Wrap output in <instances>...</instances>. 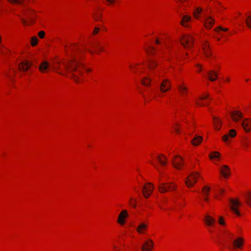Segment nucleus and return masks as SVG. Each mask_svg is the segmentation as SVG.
Returning <instances> with one entry per match:
<instances>
[{
  "label": "nucleus",
  "mask_w": 251,
  "mask_h": 251,
  "mask_svg": "<svg viewBox=\"0 0 251 251\" xmlns=\"http://www.w3.org/2000/svg\"><path fill=\"white\" fill-rule=\"evenodd\" d=\"M198 71H201V69H198Z\"/></svg>",
  "instance_id": "obj_63"
},
{
  "label": "nucleus",
  "mask_w": 251,
  "mask_h": 251,
  "mask_svg": "<svg viewBox=\"0 0 251 251\" xmlns=\"http://www.w3.org/2000/svg\"><path fill=\"white\" fill-rule=\"evenodd\" d=\"M25 0H8V1L13 4H22Z\"/></svg>",
  "instance_id": "obj_34"
},
{
  "label": "nucleus",
  "mask_w": 251,
  "mask_h": 251,
  "mask_svg": "<svg viewBox=\"0 0 251 251\" xmlns=\"http://www.w3.org/2000/svg\"><path fill=\"white\" fill-rule=\"evenodd\" d=\"M153 246V241L150 239L142 245L141 249L142 251H151L152 249Z\"/></svg>",
  "instance_id": "obj_14"
},
{
  "label": "nucleus",
  "mask_w": 251,
  "mask_h": 251,
  "mask_svg": "<svg viewBox=\"0 0 251 251\" xmlns=\"http://www.w3.org/2000/svg\"><path fill=\"white\" fill-rule=\"evenodd\" d=\"M38 43V39L36 37H33L31 38V44L32 46H35Z\"/></svg>",
  "instance_id": "obj_35"
},
{
  "label": "nucleus",
  "mask_w": 251,
  "mask_h": 251,
  "mask_svg": "<svg viewBox=\"0 0 251 251\" xmlns=\"http://www.w3.org/2000/svg\"><path fill=\"white\" fill-rule=\"evenodd\" d=\"M100 18V16H98V17H95V18L96 20H99Z\"/></svg>",
  "instance_id": "obj_51"
},
{
  "label": "nucleus",
  "mask_w": 251,
  "mask_h": 251,
  "mask_svg": "<svg viewBox=\"0 0 251 251\" xmlns=\"http://www.w3.org/2000/svg\"><path fill=\"white\" fill-rule=\"evenodd\" d=\"M45 33L43 31H40L38 32V36L40 38H43L45 36Z\"/></svg>",
  "instance_id": "obj_40"
},
{
  "label": "nucleus",
  "mask_w": 251,
  "mask_h": 251,
  "mask_svg": "<svg viewBox=\"0 0 251 251\" xmlns=\"http://www.w3.org/2000/svg\"><path fill=\"white\" fill-rule=\"evenodd\" d=\"M214 125L217 130H219L221 128V122L218 118L213 117V118Z\"/></svg>",
  "instance_id": "obj_24"
},
{
  "label": "nucleus",
  "mask_w": 251,
  "mask_h": 251,
  "mask_svg": "<svg viewBox=\"0 0 251 251\" xmlns=\"http://www.w3.org/2000/svg\"><path fill=\"white\" fill-rule=\"evenodd\" d=\"M136 202V201L135 199H133V198H131L129 201V204L132 206L134 208L136 207L135 202Z\"/></svg>",
  "instance_id": "obj_37"
},
{
  "label": "nucleus",
  "mask_w": 251,
  "mask_h": 251,
  "mask_svg": "<svg viewBox=\"0 0 251 251\" xmlns=\"http://www.w3.org/2000/svg\"><path fill=\"white\" fill-rule=\"evenodd\" d=\"M204 25L205 27L207 29H210L214 24V20L210 16L204 15Z\"/></svg>",
  "instance_id": "obj_10"
},
{
  "label": "nucleus",
  "mask_w": 251,
  "mask_h": 251,
  "mask_svg": "<svg viewBox=\"0 0 251 251\" xmlns=\"http://www.w3.org/2000/svg\"><path fill=\"white\" fill-rule=\"evenodd\" d=\"M149 67L151 70V74L150 76H146L141 80V83L143 85L146 86H149L151 81V77L153 78L154 76L158 75L156 74L158 70H155V68L157 66L156 61L153 59H151L149 62Z\"/></svg>",
  "instance_id": "obj_2"
},
{
  "label": "nucleus",
  "mask_w": 251,
  "mask_h": 251,
  "mask_svg": "<svg viewBox=\"0 0 251 251\" xmlns=\"http://www.w3.org/2000/svg\"><path fill=\"white\" fill-rule=\"evenodd\" d=\"M246 23L248 27L250 28H251V15H249L247 16L246 20Z\"/></svg>",
  "instance_id": "obj_33"
},
{
  "label": "nucleus",
  "mask_w": 251,
  "mask_h": 251,
  "mask_svg": "<svg viewBox=\"0 0 251 251\" xmlns=\"http://www.w3.org/2000/svg\"><path fill=\"white\" fill-rule=\"evenodd\" d=\"M175 130L176 133H179V130L177 128H175Z\"/></svg>",
  "instance_id": "obj_52"
},
{
  "label": "nucleus",
  "mask_w": 251,
  "mask_h": 251,
  "mask_svg": "<svg viewBox=\"0 0 251 251\" xmlns=\"http://www.w3.org/2000/svg\"><path fill=\"white\" fill-rule=\"evenodd\" d=\"M90 70H87V72H90Z\"/></svg>",
  "instance_id": "obj_61"
},
{
  "label": "nucleus",
  "mask_w": 251,
  "mask_h": 251,
  "mask_svg": "<svg viewBox=\"0 0 251 251\" xmlns=\"http://www.w3.org/2000/svg\"><path fill=\"white\" fill-rule=\"evenodd\" d=\"M231 116L233 120L235 122H237L240 118L242 117V114L240 112L235 111L231 113Z\"/></svg>",
  "instance_id": "obj_19"
},
{
  "label": "nucleus",
  "mask_w": 251,
  "mask_h": 251,
  "mask_svg": "<svg viewBox=\"0 0 251 251\" xmlns=\"http://www.w3.org/2000/svg\"><path fill=\"white\" fill-rule=\"evenodd\" d=\"M197 66L198 67H199L201 68V66L200 65H199V64L197 65Z\"/></svg>",
  "instance_id": "obj_58"
},
{
  "label": "nucleus",
  "mask_w": 251,
  "mask_h": 251,
  "mask_svg": "<svg viewBox=\"0 0 251 251\" xmlns=\"http://www.w3.org/2000/svg\"><path fill=\"white\" fill-rule=\"evenodd\" d=\"M155 49L154 47H150L149 49H146L147 52L148 53H151L152 54L153 52L155 50Z\"/></svg>",
  "instance_id": "obj_39"
},
{
  "label": "nucleus",
  "mask_w": 251,
  "mask_h": 251,
  "mask_svg": "<svg viewBox=\"0 0 251 251\" xmlns=\"http://www.w3.org/2000/svg\"><path fill=\"white\" fill-rule=\"evenodd\" d=\"M150 163L151 164H152L154 167V168H155L157 170H158L159 171L157 165L156 164L154 163L152 161H151Z\"/></svg>",
  "instance_id": "obj_46"
},
{
  "label": "nucleus",
  "mask_w": 251,
  "mask_h": 251,
  "mask_svg": "<svg viewBox=\"0 0 251 251\" xmlns=\"http://www.w3.org/2000/svg\"><path fill=\"white\" fill-rule=\"evenodd\" d=\"M226 80L227 81H230V79H229V78H227L226 79Z\"/></svg>",
  "instance_id": "obj_56"
},
{
  "label": "nucleus",
  "mask_w": 251,
  "mask_h": 251,
  "mask_svg": "<svg viewBox=\"0 0 251 251\" xmlns=\"http://www.w3.org/2000/svg\"><path fill=\"white\" fill-rule=\"evenodd\" d=\"M204 221L208 226H211L215 223V219L209 215L205 216Z\"/></svg>",
  "instance_id": "obj_22"
},
{
  "label": "nucleus",
  "mask_w": 251,
  "mask_h": 251,
  "mask_svg": "<svg viewBox=\"0 0 251 251\" xmlns=\"http://www.w3.org/2000/svg\"><path fill=\"white\" fill-rule=\"evenodd\" d=\"M248 145V142L247 141H245L243 142V145L245 147H247Z\"/></svg>",
  "instance_id": "obj_48"
},
{
  "label": "nucleus",
  "mask_w": 251,
  "mask_h": 251,
  "mask_svg": "<svg viewBox=\"0 0 251 251\" xmlns=\"http://www.w3.org/2000/svg\"><path fill=\"white\" fill-rule=\"evenodd\" d=\"M209 79L211 81H215L217 78L218 74L214 71L211 70L207 73Z\"/></svg>",
  "instance_id": "obj_21"
},
{
  "label": "nucleus",
  "mask_w": 251,
  "mask_h": 251,
  "mask_svg": "<svg viewBox=\"0 0 251 251\" xmlns=\"http://www.w3.org/2000/svg\"><path fill=\"white\" fill-rule=\"evenodd\" d=\"M202 9L201 7H197L194 10L193 12L194 17L196 19H198L199 18V15L202 12Z\"/></svg>",
  "instance_id": "obj_29"
},
{
  "label": "nucleus",
  "mask_w": 251,
  "mask_h": 251,
  "mask_svg": "<svg viewBox=\"0 0 251 251\" xmlns=\"http://www.w3.org/2000/svg\"><path fill=\"white\" fill-rule=\"evenodd\" d=\"M63 65L64 69L66 71H69L72 73V77L73 78L74 80L75 81L77 82V76L74 73V72H76L79 75L82 74V71L79 69L81 66L80 63H79L75 58H74L69 62H64L63 63Z\"/></svg>",
  "instance_id": "obj_1"
},
{
  "label": "nucleus",
  "mask_w": 251,
  "mask_h": 251,
  "mask_svg": "<svg viewBox=\"0 0 251 251\" xmlns=\"http://www.w3.org/2000/svg\"><path fill=\"white\" fill-rule=\"evenodd\" d=\"M224 192V189H221L220 190V193L221 194H222V193H223Z\"/></svg>",
  "instance_id": "obj_53"
},
{
  "label": "nucleus",
  "mask_w": 251,
  "mask_h": 251,
  "mask_svg": "<svg viewBox=\"0 0 251 251\" xmlns=\"http://www.w3.org/2000/svg\"><path fill=\"white\" fill-rule=\"evenodd\" d=\"M180 42L185 48H191L193 46L194 39L191 35H185L181 38Z\"/></svg>",
  "instance_id": "obj_4"
},
{
  "label": "nucleus",
  "mask_w": 251,
  "mask_h": 251,
  "mask_svg": "<svg viewBox=\"0 0 251 251\" xmlns=\"http://www.w3.org/2000/svg\"><path fill=\"white\" fill-rule=\"evenodd\" d=\"M95 47L99 48L100 51H103L104 50L103 47H102L100 44H98L96 45Z\"/></svg>",
  "instance_id": "obj_42"
},
{
  "label": "nucleus",
  "mask_w": 251,
  "mask_h": 251,
  "mask_svg": "<svg viewBox=\"0 0 251 251\" xmlns=\"http://www.w3.org/2000/svg\"><path fill=\"white\" fill-rule=\"evenodd\" d=\"M202 138L201 136L196 135L192 140V144L194 146L198 145L202 141Z\"/></svg>",
  "instance_id": "obj_25"
},
{
  "label": "nucleus",
  "mask_w": 251,
  "mask_h": 251,
  "mask_svg": "<svg viewBox=\"0 0 251 251\" xmlns=\"http://www.w3.org/2000/svg\"><path fill=\"white\" fill-rule=\"evenodd\" d=\"M221 173L225 178H227L230 176L229 168L226 165H224L221 169Z\"/></svg>",
  "instance_id": "obj_18"
},
{
  "label": "nucleus",
  "mask_w": 251,
  "mask_h": 251,
  "mask_svg": "<svg viewBox=\"0 0 251 251\" xmlns=\"http://www.w3.org/2000/svg\"><path fill=\"white\" fill-rule=\"evenodd\" d=\"M155 43H156V44H157L158 45L160 44V42L158 39L156 40Z\"/></svg>",
  "instance_id": "obj_50"
},
{
  "label": "nucleus",
  "mask_w": 251,
  "mask_h": 251,
  "mask_svg": "<svg viewBox=\"0 0 251 251\" xmlns=\"http://www.w3.org/2000/svg\"><path fill=\"white\" fill-rule=\"evenodd\" d=\"M183 158L179 155H176L173 160V165L177 169H180L183 166Z\"/></svg>",
  "instance_id": "obj_9"
},
{
  "label": "nucleus",
  "mask_w": 251,
  "mask_h": 251,
  "mask_svg": "<svg viewBox=\"0 0 251 251\" xmlns=\"http://www.w3.org/2000/svg\"><path fill=\"white\" fill-rule=\"evenodd\" d=\"M226 233L227 234V238L229 239L232 241V244L235 248H241V247L242 246V241H243L242 238H238L236 240H232L233 235L231 233H230L228 231L226 232Z\"/></svg>",
  "instance_id": "obj_7"
},
{
  "label": "nucleus",
  "mask_w": 251,
  "mask_h": 251,
  "mask_svg": "<svg viewBox=\"0 0 251 251\" xmlns=\"http://www.w3.org/2000/svg\"><path fill=\"white\" fill-rule=\"evenodd\" d=\"M147 225L144 223H141L137 228V230L140 233H143L144 231L147 228Z\"/></svg>",
  "instance_id": "obj_28"
},
{
  "label": "nucleus",
  "mask_w": 251,
  "mask_h": 251,
  "mask_svg": "<svg viewBox=\"0 0 251 251\" xmlns=\"http://www.w3.org/2000/svg\"><path fill=\"white\" fill-rule=\"evenodd\" d=\"M171 88V83L168 79H165L163 80L160 84V89L162 92H166Z\"/></svg>",
  "instance_id": "obj_11"
},
{
  "label": "nucleus",
  "mask_w": 251,
  "mask_h": 251,
  "mask_svg": "<svg viewBox=\"0 0 251 251\" xmlns=\"http://www.w3.org/2000/svg\"><path fill=\"white\" fill-rule=\"evenodd\" d=\"M31 66V63H28L26 61H23L19 64L18 68L20 71L26 72L29 69Z\"/></svg>",
  "instance_id": "obj_12"
},
{
  "label": "nucleus",
  "mask_w": 251,
  "mask_h": 251,
  "mask_svg": "<svg viewBox=\"0 0 251 251\" xmlns=\"http://www.w3.org/2000/svg\"><path fill=\"white\" fill-rule=\"evenodd\" d=\"M210 190V188L208 186H205L203 187L202 191V194L204 197H206L209 195V192Z\"/></svg>",
  "instance_id": "obj_30"
},
{
  "label": "nucleus",
  "mask_w": 251,
  "mask_h": 251,
  "mask_svg": "<svg viewBox=\"0 0 251 251\" xmlns=\"http://www.w3.org/2000/svg\"><path fill=\"white\" fill-rule=\"evenodd\" d=\"M0 52H1V53H3V50H0Z\"/></svg>",
  "instance_id": "obj_60"
},
{
  "label": "nucleus",
  "mask_w": 251,
  "mask_h": 251,
  "mask_svg": "<svg viewBox=\"0 0 251 251\" xmlns=\"http://www.w3.org/2000/svg\"><path fill=\"white\" fill-rule=\"evenodd\" d=\"M157 159L162 166H164L167 164V158L163 154L158 156Z\"/></svg>",
  "instance_id": "obj_26"
},
{
  "label": "nucleus",
  "mask_w": 251,
  "mask_h": 251,
  "mask_svg": "<svg viewBox=\"0 0 251 251\" xmlns=\"http://www.w3.org/2000/svg\"><path fill=\"white\" fill-rule=\"evenodd\" d=\"M88 51L90 52L91 54H93L94 53V52L93 51H92L91 50H88Z\"/></svg>",
  "instance_id": "obj_55"
},
{
  "label": "nucleus",
  "mask_w": 251,
  "mask_h": 251,
  "mask_svg": "<svg viewBox=\"0 0 251 251\" xmlns=\"http://www.w3.org/2000/svg\"><path fill=\"white\" fill-rule=\"evenodd\" d=\"M202 47L203 53L205 56L207 58L210 57L212 55V54L208 43L206 42L202 44Z\"/></svg>",
  "instance_id": "obj_13"
},
{
  "label": "nucleus",
  "mask_w": 251,
  "mask_h": 251,
  "mask_svg": "<svg viewBox=\"0 0 251 251\" xmlns=\"http://www.w3.org/2000/svg\"><path fill=\"white\" fill-rule=\"evenodd\" d=\"M228 248L229 249H230H230H231V247H230V246H229V247H228Z\"/></svg>",
  "instance_id": "obj_59"
},
{
  "label": "nucleus",
  "mask_w": 251,
  "mask_h": 251,
  "mask_svg": "<svg viewBox=\"0 0 251 251\" xmlns=\"http://www.w3.org/2000/svg\"><path fill=\"white\" fill-rule=\"evenodd\" d=\"M220 154L219 152L217 151L213 152L211 154H210L209 157L211 159H214V158H218L220 157Z\"/></svg>",
  "instance_id": "obj_32"
},
{
  "label": "nucleus",
  "mask_w": 251,
  "mask_h": 251,
  "mask_svg": "<svg viewBox=\"0 0 251 251\" xmlns=\"http://www.w3.org/2000/svg\"><path fill=\"white\" fill-rule=\"evenodd\" d=\"M236 135V132L234 129H230L228 134H225L222 136V140L226 142L229 140V137L231 138L234 137Z\"/></svg>",
  "instance_id": "obj_16"
},
{
  "label": "nucleus",
  "mask_w": 251,
  "mask_h": 251,
  "mask_svg": "<svg viewBox=\"0 0 251 251\" xmlns=\"http://www.w3.org/2000/svg\"><path fill=\"white\" fill-rule=\"evenodd\" d=\"M99 31V28L98 27H95L94 30L93 31V34H95L98 33Z\"/></svg>",
  "instance_id": "obj_44"
},
{
  "label": "nucleus",
  "mask_w": 251,
  "mask_h": 251,
  "mask_svg": "<svg viewBox=\"0 0 251 251\" xmlns=\"http://www.w3.org/2000/svg\"><path fill=\"white\" fill-rule=\"evenodd\" d=\"M128 216L127 212L126 210H123L121 212V213L119 214L118 217V222L122 225L125 224L124 218L127 217Z\"/></svg>",
  "instance_id": "obj_17"
},
{
  "label": "nucleus",
  "mask_w": 251,
  "mask_h": 251,
  "mask_svg": "<svg viewBox=\"0 0 251 251\" xmlns=\"http://www.w3.org/2000/svg\"><path fill=\"white\" fill-rule=\"evenodd\" d=\"M214 30L216 32H219V30H220L223 31H227L228 30V28H223L221 26H219L217 28H215Z\"/></svg>",
  "instance_id": "obj_38"
},
{
  "label": "nucleus",
  "mask_w": 251,
  "mask_h": 251,
  "mask_svg": "<svg viewBox=\"0 0 251 251\" xmlns=\"http://www.w3.org/2000/svg\"><path fill=\"white\" fill-rule=\"evenodd\" d=\"M191 19V17L188 15L183 16L180 22L181 25L183 26H188V25L187 23L190 21Z\"/></svg>",
  "instance_id": "obj_23"
},
{
  "label": "nucleus",
  "mask_w": 251,
  "mask_h": 251,
  "mask_svg": "<svg viewBox=\"0 0 251 251\" xmlns=\"http://www.w3.org/2000/svg\"><path fill=\"white\" fill-rule=\"evenodd\" d=\"M198 71H201V69H198Z\"/></svg>",
  "instance_id": "obj_62"
},
{
  "label": "nucleus",
  "mask_w": 251,
  "mask_h": 251,
  "mask_svg": "<svg viewBox=\"0 0 251 251\" xmlns=\"http://www.w3.org/2000/svg\"><path fill=\"white\" fill-rule=\"evenodd\" d=\"M242 126L246 132L251 130V120L249 119H245L242 123Z\"/></svg>",
  "instance_id": "obj_15"
},
{
  "label": "nucleus",
  "mask_w": 251,
  "mask_h": 251,
  "mask_svg": "<svg viewBox=\"0 0 251 251\" xmlns=\"http://www.w3.org/2000/svg\"><path fill=\"white\" fill-rule=\"evenodd\" d=\"M179 0L181 2H183V1H185L186 0Z\"/></svg>",
  "instance_id": "obj_57"
},
{
  "label": "nucleus",
  "mask_w": 251,
  "mask_h": 251,
  "mask_svg": "<svg viewBox=\"0 0 251 251\" xmlns=\"http://www.w3.org/2000/svg\"><path fill=\"white\" fill-rule=\"evenodd\" d=\"M204 200L206 201H208V198L206 197H205V198H204Z\"/></svg>",
  "instance_id": "obj_54"
},
{
  "label": "nucleus",
  "mask_w": 251,
  "mask_h": 251,
  "mask_svg": "<svg viewBox=\"0 0 251 251\" xmlns=\"http://www.w3.org/2000/svg\"><path fill=\"white\" fill-rule=\"evenodd\" d=\"M200 176L197 172L192 173L185 179V183L188 187H193L197 182V179Z\"/></svg>",
  "instance_id": "obj_5"
},
{
  "label": "nucleus",
  "mask_w": 251,
  "mask_h": 251,
  "mask_svg": "<svg viewBox=\"0 0 251 251\" xmlns=\"http://www.w3.org/2000/svg\"><path fill=\"white\" fill-rule=\"evenodd\" d=\"M218 222H219V224H220L221 225H224L225 224V223L224 221L223 218L221 216L219 217V219Z\"/></svg>",
  "instance_id": "obj_41"
},
{
  "label": "nucleus",
  "mask_w": 251,
  "mask_h": 251,
  "mask_svg": "<svg viewBox=\"0 0 251 251\" xmlns=\"http://www.w3.org/2000/svg\"><path fill=\"white\" fill-rule=\"evenodd\" d=\"M245 201L249 206H251V192H248L244 195Z\"/></svg>",
  "instance_id": "obj_27"
},
{
  "label": "nucleus",
  "mask_w": 251,
  "mask_h": 251,
  "mask_svg": "<svg viewBox=\"0 0 251 251\" xmlns=\"http://www.w3.org/2000/svg\"><path fill=\"white\" fill-rule=\"evenodd\" d=\"M197 104L198 105H200V106H204V105H206L208 104V103L204 104L203 102H197Z\"/></svg>",
  "instance_id": "obj_45"
},
{
  "label": "nucleus",
  "mask_w": 251,
  "mask_h": 251,
  "mask_svg": "<svg viewBox=\"0 0 251 251\" xmlns=\"http://www.w3.org/2000/svg\"><path fill=\"white\" fill-rule=\"evenodd\" d=\"M154 189L152 183L149 182L145 184L143 188V194L146 198H148Z\"/></svg>",
  "instance_id": "obj_8"
},
{
  "label": "nucleus",
  "mask_w": 251,
  "mask_h": 251,
  "mask_svg": "<svg viewBox=\"0 0 251 251\" xmlns=\"http://www.w3.org/2000/svg\"><path fill=\"white\" fill-rule=\"evenodd\" d=\"M107 1H108L110 3H113L115 0H107Z\"/></svg>",
  "instance_id": "obj_49"
},
{
  "label": "nucleus",
  "mask_w": 251,
  "mask_h": 251,
  "mask_svg": "<svg viewBox=\"0 0 251 251\" xmlns=\"http://www.w3.org/2000/svg\"><path fill=\"white\" fill-rule=\"evenodd\" d=\"M176 186L173 183H162L158 185V190L160 193H165L169 191L176 189Z\"/></svg>",
  "instance_id": "obj_3"
},
{
  "label": "nucleus",
  "mask_w": 251,
  "mask_h": 251,
  "mask_svg": "<svg viewBox=\"0 0 251 251\" xmlns=\"http://www.w3.org/2000/svg\"><path fill=\"white\" fill-rule=\"evenodd\" d=\"M49 63L47 61H43L39 66V69L41 72L44 73L49 68Z\"/></svg>",
  "instance_id": "obj_20"
},
{
  "label": "nucleus",
  "mask_w": 251,
  "mask_h": 251,
  "mask_svg": "<svg viewBox=\"0 0 251 251\" xmlns=\"http://www.w3.org/2000/svg\"><path fill=\"white\" fill-rule=\"evenodd\" d=\"M178 89L179 90V91L182 95L185 94L187 92V88L183 85L178 86Z\"/></svg>",
  "instance_id": "obj_31"
},
{
  "label": "nucleus",
  "mask_w": 251,
  "mask_h": 251,
  "mask_svg": "<svg viewBox=\"0 0 251 251\" xmlns=\"http://www.w3.org/2000/svg\"><path fill=\"white\" fill-rule=\"evenodd\" d=\"M31 12H32V11H25L24 12V14H25V16L26 17V18H27L29 20H32V18L30 17V14Z\"/></svg>",
  "instance_id": "obj_36"
},
{
  "label": "nucleus",
  "mask_w": 251,
  "mask_h": 251,
  "mask_svg": "<svg viewBox=\"0 0 251 251\" xmlns=\"http://www.w3.org/2000/svg\"><path fill=\"white\" fill-rule=\"evenodd\" d=\"M241 205L240 201L237 199H230L229 200V206L231 211L236 215L240 216V214L238 208Z\"/></svg>",
  "instance_id": "obj_6"
},
{
  "label": "nucleus",
  "mask_w": 251,
  "mask_h": 251,
  "mask_svg": "<svg viewBox=\"0 0 251 251\" xmlns=\"http://www.w3.org/2000/svg\"><path fill=\"white\" fill-rule=\"evenodd\" d=\"M21 21L22 22V23L24 25H25L27 23V21L24 18H22L21 19Z\"/></svg>",
  "instance_id": "obj_47"
},
{
  "label": "nucleus",
  "mask_w": 251,
  "mask_h": 251,
  "mask_svg": "<svg viewBox=\"0 0 251 251\" xmlns=\"http://www.w3.org/2000/svg\"><path fill=\"white\" fill-rule=\"evenodd\" d=\"M209 98V95L208 94H205V95H203V96H201L200 97V99L201 100H205L207 98Z\"/></svg>",
  "instance_id": "obj_43"
}]
</instances>
